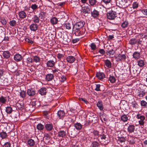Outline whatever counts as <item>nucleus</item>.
Wrapping results in <instances>:
<instances>
[{"label":"nucleus","instance_id":"nucleus-1","mask_svg":"<svg viewBox=\"0 0 147 147\" xmlns=\"http://www.w3.org/2000/svg\"><path fill=\"white\" fill-rule=\"evenodd\" d=\"M85 24L84 21H81L76 22L73 26V30L76 36H80L85 33L86 29L84 27Z\"/></svg>","mask_w":147,"mask_h":147},{"label":"nucleus","instance_id":"nucleus-2","mask_svg":"<svg viewBox=\"0 0 147 147\" xmlns=\"http://www.w3.org/2000/svg\"><path fill=\"white\" fill-rule=\"evenodd\" d=\"M117 9V7H113L112 8L111 10L107 13V17L109 19L113 20L117 17V13L115 10Z\"/></svg>","mask_w":147,"mask_h":147},{"label":"nucleus","instance_id":"nucleus-3","mask_svg":"<svg viewBox=\"0 0 147 147\" xmlns=\"http://www.w3.org/2000/svg\"><path fill=\"white\" fill-rule=\"evenodd\" d=\"M136 118L138 119H140L139 121V123L140 125H143L144 123V120L145 119V117L143 115H141L139 114H137L136 116Z\"/></svg>","mask_w":147,"mask_h":147},{"label":"nucleus","instance_id":"nucleus-4","mask_svg":"<svg viewBox=\"0 0 147 147\" xmlns=\"http://www.w3.org/2000/svg\"><path fill=\"white\" fill-rule=\"evenodd\" d=\"M81 7L82 11L85 14L90 13L91 9L89 6L82 5Z\"/></svg>","mask_w":147,"mask_h":147},{"label":"nucleus","instance_id":"nucleus-5","mask_svg":"<svg viewBox=\"0 0 147 147\" xmlns=\"http://www.w3.org/2000/svg\"><path fill=\"white\" fill-rule=\"evenodd\" d=\"M115 58L117 62H120L123 60H125L126 57L125 55L124 54H119L118 56L115 57Z\"/></svg>","mask_w":147,"mask_h":147},{"label":"nucleus","instance_id":"nucleus-6","mask_svg":"<svg viewBox=\"0 0 147 147\" xmlns=\"http://www.w3.org/2000/svg\"><path fill=\"white\" fill-rule=\"evenodd\" d=\"M128 0H121L119 1V4L122 7L125 8L127 7L129 5L128 3Z\"/></svg>","mask_w":147,"mask_h":147},{"label":"nucleus","instance_id":"nucleus-7","mask_svg":"<svg viewBox=\"0 0 147 147\" xmlns=\"http://www.w3.org/2000/svg\"><path fill=\"white\" fill-rule=\"evenodd\" d=\"M53 126L51 123H47L45 125V128L46 130L48 131H50L52 130Z\"/></svg>","mask_w":147,"mask_h":147},{"label":"nucleus","instance_id":"nucleus-8","mask_svg":"<svg viewBox=\"0 0 147 147\" xmlns=\"http://www.w3.org/2000/svg\"><path fill=\"white\" fill-rule=\"evenodd\" d=\"M57 114L58 117L59 119H62L65 116V113L64 111L60 110L58 111Z\"/></svg>","mask_w":147,"mask_h":147},{"label":"nucleus","instance_id":"nucleus-9","mask_svg":"<svg viewBox=\"0 0 147 147\" xmlns=\"http://www.w3.org/2000/svg\"><path fill=\"white\" fill-rule=\"evenodd\" d=\"M27 93L29 96H33L36 94L35 91L33 89L31 88L27 90Z\"/></svg>","mask_w":147,"mask_h":147},{"label":"nucleus","instance_id":"nucleus-10","mask_svg":"<svg viewBox=\"0 0 147 147\" xmlns=\"http://www.w3.org/2000/svg\"><path fill=\"white\" fill-rule=\"evenodd\" d=\"M14 59L16 61H20L22 59V57L19 54H17L14 55Z\"/></svg>","mask_w":147,"mask_h":147},{"label":"nucleus","instance_id":"nucleus-11","mask_svg":"<svg viewBox=\"0 0 147 147\" xmlns=\"http://www.w3.org/2000/svg\"><path fill=\"white\" fill-rule=\"evenodd\" d=\"M30 28L31 30L35 31L37 30L38 26L36 24L33 23L30 26Z\"/></svg>","mask_w":147,"mask_h":147},{"label":"nucleus","instance_id":"nucleus-12","mask_svg":"<svg viewBox=\"0 0 147 147\" xmlns=\"http://www.w3.org/2000/svg\"><path fill=\"white\" fill-rule=\"evenodd\" d=\"M66 60L68 62L70 63H72L74 62L76 60V59L74 56H70L67 57Z\"/></svg>","mask_w":147,"mask_h":147},{"label":"nucleus","instance_id":"nucleus-13","mask_svg":"<svg viewBox=\"0 0 147 147\" xmlns=\"http://www.w3.org/2000/svg\"><path fill=\"white\" fill-rule=\"evenodd\" d=\"M96 75L97 78L100 80H102L105 78V75L102 72L97 73Z\"/></svg>","mask_w":147,"mask_h":147},{"label":"nucleus","instance_id":"nucleus-14","mask_svg":"<svg viewBox=\"0 0 147 147\" xmlns=\"http://www.w3.org/2000/svg\"><path fill=\"white\" fill-rule=\"evenodd\" d=\"M135 129V126L133 125H129L128 127L127 130L129 133H132L134 132Z\"/></svg>","mask_w":147,"mask_h":147},{"label":"nucleus","instance_id":"nucleus-15","mask_svg":"<svg viewBox=\"0 0 147 147\" xmlns=\"http://www.w3.org/2000/svg\"><path fill=\"white\" fill-rule=\"evenodd\" d=\"M3 56L5 59L9 58L11 56V54L9 51H5L3 52Z\"/></svg>","mask_w":147,"mask_h":147},{"label":"nucleus","instance_id":"nucleus-16","mask_svg":"<svg viewBox=\"0 0 147 147\" xmlns=\"http://www.w3.org/2000/svg\"><path fill=\"white\" fill-rule=\"evenodd\" d=\"M146 93L145 91L138 90L137 92V96L140 98L142 97L145 95Z\"/></svg>","mask_w":147,"mask_h":147},{"label":"nucleus","instance_id":"nucleus-17","mask_svg":"<svg viewBox=\"0 0 147 147\" xmlns=\"http://www.w3.org/2000/svg\"><path fill=\"white\" fill-rule=\"evenodd\" d=\"M89 3V6L90 7H94L96 6L97 3V0H88Z\"/></svg>","mask_w":147,"mask_h":147},{"label":"nucleus","instance_id":"nucleus-18","mask_svg":"<svg viewBox=\"0 0 147 147\" xmlns=\"http://www.w3.org/2000/svg\"><path fill=\"white\" fill-rule=\"evenodd\" d=\"M132 56L133 58L136 60H137L140 57V53L138 52L135 51L133 53Z\"/></svg>","mask_w":147,"mask_h":147},{"label":"nucleus","instance_id":"nucleus-19","mask_svg":"<svg viewBox=\"0 0 147 147\" xmlns=\"http://www.w3.org/2000/svg\"><path fill=\"white\" fill-rule=\"evenodd\" d=\"M91 14L92 16L94 18H97L99 15V12L94 9L93 11H91Z\"/></svg>","mask_w":147,"mask_h":147},{"label":"nucleus","instance_id":"nucleus-20","mask_svg":"<svg viewBox=\"0 0 147 147\" xmlns=\"http://www.w3.org/2000/svg\"><path fill=\"white\" fill-rule=\"evenodd\" d=\"M66 135V132L63 131H60L58 133V136L59 138H64Z\"/></svg>","mask_w":147,"mask_h":147},{"label":"nucleus","instance_id":"nucleus-21","mask_svg":"<svg viewBox=\"0 0 147 147\" xmlns=\"http://www.w3.org/2000/svg\"><path fill=\"white\" fill-rule=\"evenodd\" d=\"M63 25L64 27L66 28V29L70 30L73 24L71 23L67 22L64 24Z\"/></svg>","mask_w":147,"mask_h":147},{"label":"nucleus","instance_id":"nucleus-22","mask_svg":"<svg viewBox=\"0 0 147 147\" xmlns=\"http://www.w3.org/2000/svg\"><path fill=\"white\" fill-rule=\"evenodd\" d=\"M46 90L47 89L46 88H42L40 89L39 93L42 95H45L47 92Z\"/></svg>","mask_w":147,"mask_h":147},{"label":"nucleus","instance_id":"nucleus-23","mask_svg":"<svg viewBox=\"0 0 147 147\" xmlns=\"http://www.w3.org/2000/svg\"><path fill=\"white\" fill-rule=\"evenodd\" d=\"M105 65L108 68H111L112 67V64L110 61L108 59L104 60Z\"/></svg>","mask_w":147,"mask_h":147},{"label":"nucleus","instance_id":"nucleus-24","mask_svg":"<svg viewBox=\"0 0 147 147\" xmlns=\"http://www.w3.org/2000/svg\"><path fill=\"white\" fill-rule=\"evenodd\" d=\"M55 63L53 61L49 60L46 63L47 66L49 67H53L55 65Z\"/></svg>","mask_w":147,"mask_h":147},{"label":"nucleus","instance_id":"nucleus-25","mask_svg":"<svg viewBox=\"0 0 147 147\" xmlns=\"http://www.w3.org/2000/svg\"><path fill=\"white\" fill-rule=\"evenodd\" d=\"M19 17L21 19L24 18L26 16V14L24 11H21L18 13Z\"/></svg>","mask_w":147,"mask_h":147},{"label":"nucleus","instance_id":"nucleus-26","mask_svg":"<svg viewBox=\"0 0 147 147\" xmlns=\"http://www.w3.org/2000/svg\"><path fill=\"white\" fill-rule=\"evenodd\" d=\"M27 143L30 146H33L35 144V142L34 140L30 139H28L27 141Z\"/></svg>","mask_w":147,"mask_h":147},{"label":"nucleus","instance_id":"nucleus-27","mask_svg":"<svg viewBox=\"0 0 147 147\" xmlns=\"http://www.w3.org/2000/svg\"><path fill=\"white\" fill-rule=\"evenodd\" d=\"M58 22L57 19L55 17L52 18L50 20L51 23L52 25L56 24Z\"/></svg>","mask_w":147,"mask_h":147},{"label":"nucleus","instance_id":"nucleus-28","mask_svg":"<svg viewBox=\"0 0 147 147\" xmlns=\"http://www.w3.org/2000/svg\"><path fill=\"white\" fill-rule=\"evenodd\" d=\"M138 65L140 67H142L145 65V63L144 60L140 59L137 61Z\"/></svg>","mask_w":147,"mask_h":147},{"label":"nucleus","instance_id":"nucleus-29","mask_svg":"<svg viewBox=\"0 0 147 147\" xmlns=\"http://www.w3.org/2000/svg\"><path fill=\"white\" fill-rule=\"evenodd\" d=\"M40 18L36 15H34L33 18V21L35 24L39 23L40 20Z\"/></svg>","mask_w":147,"mask_h":147},{"label":"nucleus","instance_id":"nucleus-30","mask_svg":"<svg viewBox=\"0 0 147 147\" xmlns=\"http://www.w3.org/2000/svg\"><path fill=\"white\" fill-rule=\"evenodd\" d=\"M117 141L118 142L120 143L124 142L125 141V138L124 137H118Z\"/></svg>","mask_w":147,"mask_h":147},{"label":"nucleus","instance_id":"nucleus-31","mask_svg":"<svg viewBox=\"0 0 147 147\" xmlns=\"http://www.w3.org/2000/svg\"><path fill=\"white\" fill-rule=\"evenodd\" d=\"M107 134L104 131H103L101 134H100L99 136H100L101 140H106L107 138Z\"/></svg>","mask_w":147,"mask_h":147},{"label":"nucleus","instance_id":"nucleus-32","mask_svg":"<svg viewBox=\"0 0 147 147\" xmlns=\"http://www.w3.org/2000/svg\"><path fill=\"white\" fill-rule=\"evenodd\" d=\"M74 126L78 130H80L82 128V125L80 123H77L74 124Z\"/></svg>","mask_w":147,"mask_h":147},{"label":"nucleus","instance_id":"nucleus-33","mask_svg":"<svg viewBox=\"0 0 147 147\" xmlns=\"http://www.w3.org/2000/svg\"><path fill=\"white\" fill-rule=\"evenodd\" d=\"M53 77V75L51 74H48L46 76V79L48 81L52 80Z\"/></svg>","mask_w":147,"mask_h":147},{"label":"nucleus","instance_id":"nucleus-34","mask_svg":"<svg viewBox=\"0 0 147 147\" xmlns=\"http://www.w3.org/2000/svg\"><path fill=\"white\" fill-rule=\"evenodd\" d=\"M97 106L100 110H103V107L102 102L101 101H99L98 102L97 104Z\"/></svg>","mask_w":147,"mask_h":147},{"label":"nucleus","instance_id":"nucleus-35","mask_svg":"<svg viewBox=\"0 0 147 147\" xmlns=\"http://www.w3.org/2000/svg\"><path fill=\"white\" fill-rule=\"evenodd\" d=\"M129 43L131 45H134L137 44V39L136 38H132L130 40Z\"/></svg>","mask_w":147,"mask_h":147},{"label":"nucleus","instance_id":"nucleus-36","mask_svg":"<svg viewBox=\"0 0 147 147\" xmlns=\"http://www.w3.org/2000/svg\"><path fill=\"white\" fill-rule=\"evenodd\" d=\"M92 147H99L100 146L99 143L97 141H93L92 142Z\"/></svg>","mask_w":147,"mask_h":147},{"label":"nucleus","instance_id":"nucleus-37","mask_svg":"<svg viewBox=\"0 0 147 147\" xmlns=\"http://www.w3.org/2000/svg\"><path fill=\"white\" fill-rule=\"evenodd\" d=\"M46 12L44 11H41L38 14V17L41 19H43L45 16Z\"/></svg>","mask_w":147,"mask_h":147},{"label":"nucleus","instance_id":"nucleus-38","mask_svg":"<svg viewBox=\"0 0 147 147\" xmlns=\"http://www.w3.org/2000/svg\"><path fill=\"white\" fill-rule=\"evenodd\" d=\"M12 111V108L11 107H6V111L7 114H10L11 113Z\"/></svg>","mask_w":147,"mask_h":147},{"label":"nucleus","instance_id":"nucleus-39","mask_svg":"<svg viewBox=\"0 0 147 147\" xmlns=\"http://www.w3.org/2000/svg\"><path fill=\"white\" fill-rule=\"evenodd\" d=\"M121 119L123 122H125L127 121L128 119V118L126 115H123L121 116Z\"/></svg>","mask_w":147,"mask_h":147},{"label":"nucleus","instance_id":"nucleus-40","mask_svg":"<svg viewBox=\"0 0 147 147\" xmlns=\"http://www.w3.org/2000/svg\"><path fill=\"white\" fill-rule=\"evenodd\" d=\"M7 101L6 97L1 96L0 97V102L5 104Z\"/></svg>","mask_w":147,"mask_h":147},{"label":"nucleus","instance_id":"nucleus-41","mask_svg":"<svg viewBox=\"0 0 147 147\" xmlns=\"http://www.w3.org/2000/svg\"><path fill=\"white\" fill-rule=\"evenodd\" d=\"M36 128L39 130H42L44 129V126L42 124L39 123L37 125Z\"/></svg>","mask_w":147,"mask_h":147},{"label":"nucleus","instance_id":"nucleus-42","mask_svg":"<svg viewBox=\"0 0 147 147\" xmlns=\"http://www.w3.org/2000/svg\"><path fill=\"white\" fill-rule=\"evenodd\" d=\"M0 136L2 139L5 138L7 136V133L5 132L2 131L0 133Z\"/></svg>","mask_w":147,"mask_h":147},{"label":"nucleus","instance_id":"nucleus-43","mask_svg":"<svg viewBox=\"0 0 147 147\" xmlns=\"http://www.w3.org/2000/svg\"><path fill=\"white\" fill-rule=\"evenodd\" d=\"M0 22L3 25H5L7 24V22L5 19L3 18H1Z\"/></svg>","mask_w":147,"mask_h":147},{"label":"nucleus","instance_id":"nucleus-44","mask_svg":"<svg viewBox=\"0 0 147 147\" xmlns=\"http://www.w3.org/2000/svg\"><path fill=\"white\" fill-rule=\"evenodd\" d=\"M20 96L22 98H25L26 95V94L25 91L24 90H21L20 93Z\"/></svg>","mask_w":147,"mask_h":147},{"label":"nucleus","instance_id":"nucleus-45","mask_svg":"<svg viewBox=\"0 0 147 147\" xmlns=\"http://www.w3.org/2000/svg\"><path fill=\"white\" fill-rule=\"evenodd\" d=\"M115 53V51L113 49H111L106 52L107 54L108 55L110 56L111 55H113Z\"/></svg>","mask_w":147,"mask_h":147},{"label":"nucleus","instance_id":"nucleus-46","mask_svg":"<svg viewBox=\"0 0 147 147\" xmlns=\"http://www.w3.org/2000/svg\"><path fill=\"white\" fill-rule=\"evenodd\" d=\"M109 80L111 82L113 83L115 82L116 79L113 76H110L109 78Z\"/></svg>","mask_w":147,"mask_h":147},{"label":"nucleus","instance_id":"nucleus-47","mask_svg":"<svg viewBox=\"0 0 147 147\" xmlns=\"http://www.w3.org/2000/svg\"><path fill=\"white\" fill-rule=\"evenodd\" d=\"M141 105L144 107H147V102L145 101L142 100L141 102Z\"/></svg>","mask_w":147,"mask_h":147},{"label":"nucleus","instance_id":"nucleus-48","mask_svg":"<svg viewBox=\"0 0 147 147\" xmlns=\"http://www.w3.org/2000/svg\"><path fill=\"white\" fill-rule=\"evenodd\" d=\"M40 60V59L39 57L37 56H35L34 57L33 60L36 63L39 62Z\"/></svg>","mask_w":147,"mask_h":147},{"label":"nucleus","instance_id":"nucleus-49","mask_svg":"<svg viewBox=\"0 0 147 147\" xmlns=\"http://www.w3.org/2000/svg\"><path fill=\"white\" fill-rule=\"evenodd\" d=\"M93 133L95 137H97L98 138L99 137V132L98 131L96 130H94L93 132Z\"/></svg>","mask_w":147,"mask_h":147},{"label":"nucleus","instance_id":"nucleus-50","mask_svg":"<svg viewBox=\"0 0 147 147\" xmlns=\"http://www.w3.org/2000/svg\"><path fill=\"white\" fill-rule=\"evenodd\" d=\"M11 144L9 142L5 143L3 145V147H11Z\"/></svg>","mask_w":147,"mask_h":147},{"label":"nucleus","instance_id":"nucleus-51","mask_svg":"<svg viewBox=\"0 0 147 147\" xmlns=\"http://www.w3.org/2000/svg\"><path fill=\"white\" fill-rule=\"evenodd\" d=\"M31 8L34 11L35 10L38 8V5L36 4H32L31 6Z\"/></svg>","mask_w":147,"mask_h":147},{"label":"nucleus","instance_id":"nucleus-52","mask_svg":"<svg viewBox=\"0 0 147 147\" xmlns=\"http://www.w3.org/2000/svg\"><path fill=\"white\" fill-rule=\"evenodd\" d=\"M9 24L11 26H14L16 24V21L14 20H12L9 22Z\"/></svg>","mask_w":147,"mask_h":147},{"label":"nucleus","instance_id":"nucleus-53","mask_svg":"<svg viewBox=\"0 0 147 147\" xmlns=\"http://www.w3.org/2000/svg\"><path fill=\"white\" fill-rule=\"evenodd\" d=\"M128 23L127 22L125 21L121 24V26L123 28H125L127 27L128 25Z\"/></svg>","mask_w":147,"mask_h":147},{"label":"nucleus","instance_id":"nucleus-54","mask_svg":"<svg viewBox=\"0 0 147 147\" xmlns=\"http://www.w3.org/2000/svg\"><path fill=\"white\" fill-rule=\"evenodd\" d=\"M91 48L93 50H95L96 49V46L95 43H92L90 45Z\"/></svg>","mask_w":147,"mask_h":147},{"label":"nucleus","instance_id":"nucleus-55","mask_svg":"<svg viewBox=\"0 0 147 147\" xmlns=\"http://www.w3.org/2000/svg\"><path fill=\"white\" fill-rule=\"evenodd\" d=\"M138 4L137 2H134L132 5L133 8L134 9H136L138 7Z\"/></svg>","mask_w":147,"mask_h":147},{"label":"nucleus","instance_id":"nucleus-56","mask_svg":"<svg viewBox=\"0 0 147 147\" xmlns=\"http://www.w3.org/2000/svg\"><path fill=\"white\" fill-rule=\"evenodd\" d=\"M27 62L28 63H32L33 62L32 59L30 57H29L27 58Z\"/></svg>","mask_w":147,"mask_h":147},{"label":"nucleus","instance_id":"nucleus-57","mask_svg":"<svg viewBox=\"0 0 147 147\" xmlns=\"http://www.w3.org/2000/svg\"><path fill=\"white\" fill-rule=\"evenodd\" d=\"M100 84H96V88L95 89V90L97 91H100Z\"/></svg>","mask_w":147,"mask_h":147},{"label":"nucleus","instance_id":"nucleus-58","mask_svg":"<svg viewBox=\"0 0 147 147\" xmlns=\"http://www.w3.org/2000/svg\"><path fill=\"white\" fill-rule=\"evenodd\" d=\"M98 52L102 55H104L105 53V51L103 49H99L98 51Z\"/></svg>","mask_w":147,"mask_h":147},{"label":"nucleus","instance_id":"nucleus-59","mask_svg":"<svg viewBox=\"0 0 147 147\" xmlns=\"http://www.w3.org/2000/svg\"><path fill=\"white\" fill-rule=\"evenodd\" d=\"M36 105V102H32L31 103L30 106H32L33 108L32 109H34L35 108V106Z\"/></svg>","mask_w":147,"mask_h":147},{"label":"nucleus","instance_id":"nucleus-60","mask_svg":"<svg viewBox=\"0 0 147 147\" xmlns=\"http://www.w3.org/2000/svg\"><path fill=\"white\" fill-rule=\"evenodd\" d=\"M142 11L144 15L147 16V9H143Z\"/></svg>","mask_w":147,"mask_h":147},{"label":"nucleus","instance_id":"nucleus-61","mask_svg":"<svg viewBox=\"0 0 147 147\" xmlns=\"http://www.w3.org/2000/svg\"><path fill=\"white\" fill-rule=\"evenodd\" d=\"M79 100L80 101H83L85 103L87 104L88 103V102L87 100H85L83 98H79Z\"/></svg>","mask_w":147,"mask_h":147},{"label":"nucleus","instance_id":"nucleus-62","mask_svg":"<svg viewBox=\"0 0 147 147\" xmlns=\"http://www.w3.org/2000/svg\"><path fill=\"white\" fill-rule=\"evenodd\" d=\"M25 41L29 43L32 44L33 43V41H32L31 40H30L28 38H26L25 39Z\"/></svg>","mask_w":147,"mask_h":147},{"label":"nucleus","instance_id":"nucleus-63","mask_svg":"<svg viewBox=\"0 0 147 147\" xmlns=\"http://www.w3.org/2000/svg\"><path fill=\"white\" fill-rule=\"evenodd\" d=\"M142 38H140L139 39L137 40V44H141V43L142 41Z\"/></svg>","mask_w":147,"mask_h":147},{"label":"nucleus","instance_id":"nucleus-64","mask_svg":"<svg viewBox=\"0 0 147 147\" xmlns=\"http://www.w3.org/2000/svg\"><path fill=\"white\" fill-rule=\"evenodd\" d=\"M67 120H68V121H72V119L70 118V117H67L65 118V119L64 121L65 122H66L67 121Z\"/></svg>","mask_w":147,"mask_h":147}]
</instances>
